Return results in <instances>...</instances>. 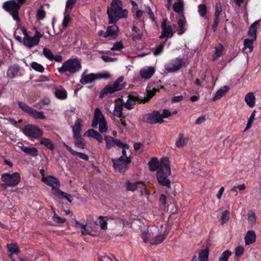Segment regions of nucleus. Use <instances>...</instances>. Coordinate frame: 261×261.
Segmentation results:
<instances>
[{
    "mask_svg": "<svg viewBox=\"0 0 261 261\" xmlns=\"http://www.w3.org/2000/svg\"><path fill=\"white\" fill-rule=\"evenodd\" d=\"M162 32L159 36L160 39L164 38H171L174 34L172 27L170 25H167V20L164 19L161 24Z\"/></svg>",
    "mask_w": 261,
    "mask_h": 261,
    "instance_id": "14",
    "label": "nucleus"
},
{
    "mask_svg": "<svg viewBox=\"0 0 261 261\" xmlns=\"http://www.w3.org/2000/svg\"><path fill=\"white\" fill-rule=\"evenodd\" d=\"M7 75L11 79H13L16 76H22L23 73L20 66L17 64H14L8 67Z\"/></svg>",
    "mask_w": 261,
    "mask_h": 261,
    "instance_id": "15",
    "label": "nucleus"
},
{
    "mask_svg": "<svg viewBox=\"0 0 261 261\" xmlns=\"http://www.w3.org/2000/svg\"><path fill=\"white\" fill-rule=\"evenodd\" d=\"M223 49V46L221 44H219L218 45L215 47V53L213 57L214 61L217 60L222 55Z\"/></svg>",
    "mask_w": 261,
    "mask_h": 261,
    "instance_id": "41",
    "label": "nucleus"
},
{
    "mask_svg": "<svg viewBox=\"0 0 261 261\" xmlns=\"http://www.w3.org/2000/svg\"><path fill=\"white\" fill-rule=\"evenodd\" d=\"M146 12L147 13V14H148L149 17L150 19L151 20V21H155V18L154 16V13H153V11H152L151 8L149 6L146 7Z\"/></svg>",
    "mask_w": 261,
    "mask_h": 261,
    "instance_id": "63",
    "label": "nucleus"
},
{
    "mask_svg": "<svg viewBox=\"0 0 261 261\" xmlns=\"http://www.w3.org/2000/svg\"><path fill=\"white\" fill-rule=\"evenodd\" d=\"M56 195L60 198L66 199L69 202H71L73 200L72 197L71 195L68 194L60 190L59 191V192H58V193Z\"/></svg>",
    "mask_w": 261,
    "mask_h": 261,
    "instance_id": "42",
    "label": "nucleus"
},
{
    "mask_svg": "<svg viewBox=\"0 0 261 261\" xmlns=\"http://www.w3.org/2000/svg\"><path fill=\"white\" fill-rule=\"evenodd\" d=\"M132 38L134 40H139L142 38V32L137 27L133 26L132 28Z\"/></svg>",
    "mask_w": 261,
    "mask_h": 261,
    "instance_id": "32",
    "label": "nucleus"
},
{
    "mask_svg": "<svg viewBox=\"0 0 261 261\" xmlns=\"http://www.w3.org/2000/svg\"><path fill=\"white\" fill-rule=\"evenodd\" d=\"M258 25V21H255L251 25L248 31V35L252 37L253 40H255L256 39V31Z\"/></svg>",
    "mask_w": 261,
    "mask_h": 261,
    "instance_id": "30",
    "label": "nucleus"
},
{
    "mask_svg": "<svg viewBox=\"0 0 261 261\" xmlns=\"http://www.w3.org/2000/svg\"><path fill=\"white\" fill-rule=\"evenodd\" d=\"M230 213L228 210L224 211L221 217L222 224L226 223L229 219Z\"/></svg>",
    "mask_w": 261,
    "mask_h": 261,
    "instance_id": "55",
    "label": "nucleus"
},
{
    "mask_svg": "<svg viewBox=\"0 0 261 261\" xmlns=\"http://www.w3.org/2000/svg\"><path fill=\"white\" fill-rule=\"evenodd\" d=\"M73 139L74 141L75 146L79 148H84L86 145V142L85 140H84L81 135H75L73 136Z\"/></svg>",
    "mask_w": 261,
    "mask_h": 261,
    "instance_id": "29",
    "label": "nucleus"
},
{
    "mask_svg": "<svg viewBox=\"0 0 261 261\" xmlns=\"http://www.w3.org/2000/svg\"><path fill=\"white\" fill-rule=\"evenodd\" d=\"M247 217L249 224L251 226L254 225L256 222V216L255 213L251 210L249 211Z\"/></svg>",
    "mask_w": 261,
    "mask_h": 261,
    "instance_id": "38",
    "label": "nucleus"
},
{
    "mask_svg": "<svg viewBox=\"0 0 261 261\" xmlns=\"http://www.w3.org/2000/svg\"><path fill=\"white\" fill-rule=\"evenodd\" d=\"M83 123V121L81 119H77L75 124L72 126V132L73 136L81 135V132L82 130L81 126Z\"/></svg>",
    "mask_w": 261,
    "mask_h": 261,
    "instance_id": "28",
    "label": "nucleus"
},
{
    "mask_svg": "<svg viewBox=\"0 0 261 261\" xmlns=\"http://www.w3.org/2000/svg\"><path fill=\"white\" fill-rule=\"evenodd\" d=\"M139 184H142L144 185L143 182L137 181L136 182L132 183L129 181H127L126 183V188L128 191H134L137 188V185Z\"/></svg>",
    "mask_w": 261,
    "mask_h": 261,
    "instance_id": "46",
    "label": "nucleus"
},
{
    "mask_svg": "<svg viewBox=\"0 0 261 261\" xmlns=\"http://www.w3.org/2000/svg\"><path fill=\"white\" fill-rule=\"evenodd\" d=\"M107 13L109 24H115L118 20L126 18L128 16V11L123 9L120 0H112L110 7L107 8Z\"/></svg>",
    "mask_w": 261,
    "mask_h": 261,
    "instance_id": "1",
    "label": "nucleus"
},
{
    "mask_svg": "<svg viewBox=\"0 0 261 261\" xmlns=\"http://www.w3.org/2000/svg\"><path fill=\"white\" fill-rule=\"evenodd\" d=\"M123 80V76H119L113 84H109L105 86L100 94V97H102L105 95L112 94L123 89L124 86L121 84Z\"/></svg>",
    "mask_w": 261,
    "mask_h": 261,
    "instance_id": "6",
    "label": "nucleus"
},
{
    "mask_svg": "<svg viewBox=\"0 0 261 261\" xmlns=\"http://www.w3.org/2000/svg\"><path fill=\"white\" fill-rule=\"evenodd\" d=\"M105 119H106L100 110L99 108H96L95 110L94 115L91 125L93 127L96 128L98 123L105 120Z\"/></svg>",
    "mask_w": 261,
    "mask_h": 261,
    "instance_id": "18",
    "label": "nucleus"
},
{
    "mask_svg": "<svg viewBox=\"0 0 261 261\" xmlns=\"http://www.w3.org/2000/svg\"><path fill=\"white\" fill-rule=\"evenodd\" d=\"M184 3L181 0H178V2L175 3L173 6V10L176 13H180L183 11Z\"/></svg>",
    "mask_w": 261,
    "mask_h": 261,
    "instance_id": "45",
    "label": "nucleus"
},
{
    "mask_svg": "<svg viewBox=\"0 0 261 261\" xmlns=\"http://www.w3.org/2000/svg\"><path fill=\"white\" fill-rule=\"evenodd\" d=\"M40 143L51 150H54V149L52 141L48 138H41L40 140Z\"/></svg>",
    "mask_w": 261,
    "mask_h": 261,
    "instance_id": "40",
    "label": "nucleus"
},
{
    "mask_svg": "<svg viewBox=\"0 0 261 261\" xmlns=\"http://www.w3.org/2000/svg\"><path fill=\"white\" fill-rule=\"evenodd\" d=\"M164 160H168L167 158H162L160 162L156 158H152L151 161L148 163L149 168L151 171L159 170L161 167V163Z\"/></svg>",
    "mask_w": 261,
    "mask_h": 261,
    "instance_id": "20",
    "label": "nucleus"
},
{
    "mask_svg": "<svg viewBox=\"0 0 261 261\" xmlns=\"http://www.w3.org/2000/svg\"><path fill=\"white\" fill-rule=\"evenodd\" d=\"M67 12L65 11L64 13V17L62 22V25L65 28L68 25V24L70 21V17Z\"/></svg>",
    "mask_w": 261,
    "mask_h": 261,
    "instance_id": "62",
    "label": "nucleus"
},
{
    "mask_svg": "<svg viewBox=\"0 0 261 261\" xmlns=\"http://www.w3.org/2000/svg\"><path fill=\"white\" fill-rule=\"evenodd\" d=\"M154 119H155V124L156 123H162L164 122V120L162 118L161 114L159 111L154 110L152 112Z\"/></svg>",
    "mask_w": 261,
    "mask_h": 261,
    "instance_id": "49",
    "label": "nucleus"
},
{
    "mask_svg": "<svg viewBox=\"0 0 261 261\" xmlns=\"http://www.w3.org/2000/svg\"><path fill=\"white\" fill-rule=\"evenodd\" d=\"M186 19L185 17H183L182 18H180L178 20V34L179 35H181L183 34L185 31V24H186Z\"/></svg>",
    "mask_w": 261,
    "mask_h": 261,
    "instance_id": "36",
    "label": "nucleus"
},
{
    "mask_svg": "<svg viewBox=\"0 0 261 261\" xmlns=\"http://www.w3.org/2000/svg\"><path fill=\"white\" fill-rule=\"evenodd\" d=\"M185 63L180 58H176L169 60L164 66L165 69L169 73H174L178 71Z\"/></svg>",
    "mask_w": 261,
    "mask_h": 261,
    "instance_id": "9",
    "label": "nucleus"
},
{
    "mask_svg": "<svg viewBox=\"0 0 261 261\" xmlns=\"http://www.w3.org/2000/svg\"><path fill=\"white\" fill-rule=\"evenodd\" d=\"M37 19L42 20L45 17V11L42 9L38 10L36 14Z\"/></svg>",
    "mask_w": 261,
    "mask_h": 261,
    "instance_id": "64",
    "label": "nucleus"
},
{
    "mask_svg": "<svg viewBox=\"0 0 261 261\" xmlns=\"http://www.w3.org/2000/svg\"><path fill=\"white\" fill-rule=\"evenodd\" d=\"M255 40L252 39H245L244 41V48L243 50H245L247 48L249 49V52H251L253 49L252 44Z\"/></svg>",
    "mask_w": 261,
    "mask_h": 261,
    "instance_id": "43",
    "label": "nucleus"
},
{
    "mask_svg": "<svg viewBox=\"0 0 261 261\" xmlns=\"http://www.w3.org/2000/svg\"><path fill=\"white\" fill-rule=\"evenodd\" d=\"M108 220L107 217H104L102 216H99L98 221L95 222V224L97 225H99L100 228L103 230H106L107 228L108 223L107 220Z\"/></svg>",
    "mask_w": 261,
    "mask_h": 261,
    "instance_id": "37",
    "label": "nucleus"
},
{
    "mask_svg": "<svg viewBox=\"0 0 261 261\" xmlns=\"http://www.w3.org/2000/svg\"><path fill=\"white\" fill-rule=\"evenodd\" d=\"M256 241V234L253 230H249L247 231L245 237V244L248 245L254 243Z\"/></svg>",
    "mask_w": 261,
    "mask_h": 261,
    "instance_id": "24",
    "label": "nucleus"
},
{
    "mask_svg": "<svg viewBox=\"0 0 261 261\" xmlns=\"http://www.w3.org/2000/svg\"><path fill=\"white\" fill-rule=\"evenodd\" d=\"M98 78V75L95 73L86 74L85 72L81 75L80 82L82 84H91Z\"/></svg>",
    "mask_w": 261,
    "mask_h": 261,
    "instance_id": "19",
    "label": "nucleus"
},
{
    "mask_svg": "<svg viewBox=\"0 0 261 261\" xmlns=\"http://www.w3.org/2000/svg\"><path fill=\"white\" fill-rule=\"evenodd\" d=\"M119 28L116 24L109 26L107 29V36L105 38L109 39H116L118 36Z\"/></svg>",
    "mask_w": 261,
    "mask_h": 261,
    "instance_id": "17",
    "label": "nucleus"
},
{
    "mask_svg": "<svg viewBox=\"0 0 261 261\" xmlns=\"http://www.w3.org/2000/svg\"><path fill=\"white\" fill-rule=\"evenodd\" d=\"M115 122L117 126L121 129H123L126 127V123L123 119H116Z\"/></svg>",
    "mask_w": 261,
    "mask_h": 261,
    "instance_id": "59",
    "label": "nucleus"
},
{
    "mask_svg": "<svg viewBox=\"0 0 261 261\" xmlns=\"http://www.w3.org/2000/svg\"><path fill=\"white\" fill-rule=\"evenodd\" d=\"M166 235L164 233L155 234L154 232H149L148 229H145L142 231V238L145 243H147L148 241L152 245H157L162 243L166 238Z\"/></svg>",
    "mask_w": 261,
    "mask_h": 261,
    "instance_id": "5",
    "label": "nucleus"
},
{
    "mask_svg": "<svg viewBox=\"0 0 261 261\" xmlns=\"http://www.w3.org/2000/svg\"><path fill=\"white\" fill-rule=\"evenodd\" d=\"M43 181L47 185L52 187V192L54 195H56L60 191V181L57 178L53 176H49L47 177H43Z\"/></svg>",
    "mask_w": 261,
    "mask_h": 261,
    "instance_id": "12",
    "label": "nucleus"
},
{
    "mask_svg": "<svg viewBox=\"0 0 261 261\" xmlns=\"http://www.w3.org/2000/svg\"><path fill=\"white\" fill-rule=\"evenodd\" d=\"M142 120L144 122L151 124H155L156 122L155 121V119H154L152 113L143 115Z\"/></svg>",
    "mask_w": 261,
    "mask_h": 261,
    "instance_id": "33",
    "label": "nucleus"
},
{
    "mask_svg": "<svg viewBox=\"0 0 261 261\" xmlns=\"http://www.w3.org/2000/svg\"><path fill=\"white\" fill-rule=\"evenodd\" d=\"M43 54L48 60L53 61L54 55L51 51L46 47L43 48Z\"/></svg>",
    "mask_w": 261,
    "mask_h": 261,
    "instance_id": "51",
    "label": "nucleus"
},
{
    "mask_svg": "<svg viewBox=\"0 0 261 261\" xmlns=\"http://www.w3.org/2000/svg\"><path fill=\"white\" fill-rule=\"evenodd\" d=\"M19 144L22 145L21 143H18V147L20 148V149L26 153L28 155L32 156H36L38 154V149L34 147H28L24 146H19Z\"/></svg>",
    "mask_w": 261,
    "mask_h": 261,
    "instance_id": "23",
    "label": "nucleus"
},
{
    "mask_svg": "<svg viewBox=\"0 0 261 261\" xmlns=\"http://www.w3.org/2000/svg\"><path fill=\"white\" fill-rule=\"evenodd\" d=\"M208 250L204 249L200 251L198 259L199 261H208Z\"/></svg>",
    "mask_w": 261,
    "mask_h": 261,
    "instance_id": "48",
    "label": "nucleus"
},
{
    "mask_svg": "<svg viewBox=\"0 0 261 261\" xmlns=\"http://www.w3.org/2000/svg\"><path fill=\"white\" fill-rule=\"evenodd\" d=\"M64 146L66 148V149L70 152V153L73 155H76L79 158H80L81 159H83L85 161H88L89 160V156L87 154L77 152L76 151H74L70 147H69L68 145H67L66 144H64Z\"/></svg>",
    "mask_w": 261,
    "mask_h": 261,
    "instance_id": "25",
    "label": "nucleus"
},
{
    "mask_svg": "<svg viewBox=\"0 0 261 261\" xmlns=\"http://www.w3.org/2000/svg\"><path fill=\"white\" fill-rule=\"evenodd\" d=\"M84 137H92L95 139L99 143H102L103 139L102 136L93 129L88 130L84 135Z\"/></svg>",
    "mask_w": 261,
    "mask_h": 261,
    "instance_id": "21",
    "label": "nucleus"
},
{
    "mask_svg": "<svg viewBox=\"0 0 261 261\" xmlns=\"http://www.w3.org/2000/svg\"><path fill=\"white\" fill-rule=\"evenodd\" d=\"M255 96L253 93L249 92L247 94L245 97V100L248 106L252 108L255 105Z\"/></svg>",
    "mask_w": 261,
    "mask_h": 261,
    "instance_id": "31",
    "label": "nucleus"
},
{
    "mask_svg": "<svg viewBox=\"0 0 261 261\" xmlns=\"http://www.w3.org/2000/svg\"><path fill=\"white\" fill-rule=\"evenodd\" d=\"M155 72L153 67H146L142 69L140 71L141 76L145 79L150 78Z\"/></svg>",
    "mask_w": 261,
    "mask_h": 261,
    "instance_id": "22",
    "label": "nucleus"
},
{
    "mask_svg": "<svg viewBox=\"0 0 261 261\" xmlns=\"http://www.w3.org/2000/svg\"><path fill=\"white\" fill-rule=\"evenodd\" d=\"M124 48V45L121 41H117L114 43L113 46L111 48L112 50L120 51Z\"/></svg>",
    "mask_w": 261,
    "mask_h": 261,
    "instance_id": "56",
    "label": "nucleus"
},
{
    "mask_svg": "<svg viewBox=\"0 0 261 261\" xmlns=\"http://www.w3.org/2000/svg\"><path fill=\"white\" fill-rule=\"evenodd\" d=\"M255 113H256L255 111L254 110L252 112V113H251V115L250 116V117L248 120V122H247L246 126L245 127V129H244V131H246L247 129L250 128L251 127V126H252L253 122L255 119Z\"/></svg>",
    "mask_w": 261,
    "mask_h": 261,
    "instance_id": "52",
    "label": "nucleus"
},
{
    "mask_svg": "<svg viewBox=\"0 0 261 261\" xmlns=\"http://www.w3.org/2000/svg\"><path fill=\"white\" fill-rule=\"evenodd\" d=\"M22 132L25 136L34 139H39L43 135V132L40 128L32 124L25 125L23 128Z\"/></svg>",
    "mask_w": 261,
    "mask_h": 261,
    "instance_id": "11",
    "label": "nucleus"
},
{
    "mask_svg": "<svg viewBox=\"0 0 261 261\" xmlns=\"http://www.w3.org/2000/svg\"><path fill=\"white\" fill-rule=\"evenodd\" d=\"M105 141L106 143V147L108 149H111L115 146L120 148L127 147V144L123 143L120 140L114 139L112 136H106Z\"/></svg>",
    "mask_w": 261,
    "mask_h": 261,
    "instance_id": "13",
    "label": "nucleus"
},
{
    "mask_svg": "<svg viewBox=\"0 0 261 261\" xmlns=\"http://www.w3.org/2000/svg\"><path fill=\"white\" fill-rule=\"evenodd\" d=\"M76 1L77 0H68L66 4L65 11L68 12L71 11L73 9Z\"/></svg>",
    "mask_w": 261,
    "mask_h": 261,
    "instance_id": "58",
    "label": "nucleus"
},
{
    "mask_svg": "<svg viewBox=\"0 0 261 261\" xmlns=\"http://www.w3.org/2000/svg\"><path fill=\"white\" fill-rule=\"evenodd\" d=\"M31 67L34 70L43 73L44 72V67L41 65L40 64L36 62H33L30 64Z\"/></svg>",
    "mask_w": 261,
    "mask_h": 261,
    "instance_id": "44",
    "label": "nucleus"
},
{
    "mask_svg": "<svg viewBox=\"0 0 261 261\" xmlns=\"http://www.w3.org/2000/svg\"><path fill=\"white\" fill-rule=\"evenodd\" d=\"M229 90V88L227 86H225L219 89L217 92L216 93L215 96L213 98V101H216L218 99H220L222 96H223Z\"/></svg>",
    "mask_w": 261,
    "mask_h": 261,
    "instance_id": "27",
    "label": "nucleus"
},
{
    "mask_svg": "<svg viewBox=\"0 0 261 261\" xmlns=\"http://www.w3.org/2000/svg\"><path fill=\"white\" fill-rule=\"evenodd\" d=\"M53 220L54 221L58 223H64L66 221V219L62 218L59 216H58L55 212H54V215L53 216Z\"/></svg>",
    "mask_w": 261,
    "mask_h": 261,
    "instance_id": "61",
    "label": "nucleus"
},
{
    "mask_svg": "<svg viewBox=\"0 0 261 261\" xmlns=\"http://www.w3.org/2000/svg\"><path fill=\"white\" fill-rule=\"evenodd\" d=\"M114 169L119 172H125L128 169L127 166L131 163L130 158H126L123 160V157L111 160Z\"/></svg>",
    "mask_w": 261,
    "mask_h": 261,
    "instance_id": "10",
    "label": "nucleus"
},
{
    "mask_svg": "<svg viewBox=\"0 0 261 261\" xmlns=\"http://www.w3.org/2000/svg\"><path fill=\"white\" fill-rule=\"evenodd\" d=\"M159 203L160 205L162 207H165L166 206L167 197L165 194H162L160 195L159 198Z\"/></svg>",
    "mask_w": 261,
    "mask_h": 261,
    "instance_id": "60",
    "label": "nucleus"
},
{
    "mask_svg": "<svg viewBox=\"0 0 261 261\" xmlns=\"http://www.w3.org/2000/svg\"><path fill=\"white\" fill-rule=\"evenodd\" d=\"M29 115L35 119H44L45 118L43 112H39L33 109L31 110Z\"/></svg>",
    "mask_w": 261,
    "mask_h": 261,
    "instance_id": "39",
    "label": "nucleus"
},
{
    "mask_svg": "<svg viewBox=\"0 0 261 261\" xmlns=\"http://www.w3.org/2000/svg\"><path fill=\"white\" fill-rule=\"evenodd\" d=\"M99 123V130L101 133H105L108 130V126L106 119Z\"/></svg>",
    "mask_w": 261,
    "mask_h": 261,
    "instance_id": "57",
    "label": "nucleus"
},
{
    "mask_svg": "<svg viewBox=\"0 0 261 261\" xmlns=\"http://www.w3.org/2000/svg\"><path fill=\"white\" fill-rule=\"evenodd\" d=\"M137 98L133 95H129L128 99L124 102V107L127 110H130L134 108L136 104Z\"/></svg>",
    "mask_w": 261,
    "mask_h": 261,
    "instance_id": "26",
    "label": "nucleus"
},
{
    "mask_svg": "<svg viewBox=\"0 0 261 261\" xmlns=\"http://www.w3.org/2000/svg\"><path fill=\"white\" fill-rule=\"evenodd\" d=\"M81 68L80 61L76 58H71L65 62L62 66L58 68V71L60 73L68 71L71 73H74L79 71Z\"/></svg>",
    "mask_w": 261,
    "mask_h": 261,
    "instance_id": "3",
    "label": "nucleus"
},
{
    "mask_svg": "<svg viewBox=\"0 0 261 261\" xmlns=\"http://www.w3.org/2000/svg\"><path fill=\"white\" fill-rule=\"evenodd\" d=\"M55 96L60 99H65L67 97V93L64 88L57 89L55 92Z\"/></svg>",
    "mask_w": 261,
    "mask_h": 261,
    "instance_id": "34",
    "label": "nucleus"
},
{
    "mask_svg": "<svg viewBox=\"0 0 261 261\" xmlns=\"http://www.w3.org/2000/svg\"><path fill=\"white\" fill-rule=\"evenodd\" d=\"M2 180L4 182V186L7 187H12L17 185L20 180V176L17 172L13 174L7 173L2 175Z\"/></svg>",
    "mask_w": 261,
    "mask_h": 261,
    "instance_id": "8",
    "label": "nucleus"
},
{
    "mask_svg": "<svg viewBox=\"0 0 261 261\" xmlns=\"http://www.w3.org/2000/svg\"><path fill=\"white\" fill-rule=\"evenodd\" d=\"M166 41L167 40H165L164 42L160 43L159 45L156 46V47L155 48L153 51V54L154 56H158L163 52Z\"/></svg>",
    "mask_w": 261,
    "mask_h": 261,
    "instance_id": "50",
    "label": "nucleus"
},
{
    "mask_svg": "<svg viewBox=\"0 0 261 261\" xmlns=\"http://www.w3.org/2000/svg\"><path fill=\"white\" fill-rule=\"evenodd\" d=\"M171 173L169 161L164 160L161 163V167L157 171L156 178L158 182L162 186L170 188L171 182L168 176Z\"/></svg>",
    "mask_w": 261,
    "mask_h": 261,
    "instance_id": "2",
    "label": "nucleus"
},
{
    "mask_svg": "<svg viewBox=\"0 0 261 261\" xmlns=\"http://www.w3.org/2000/svg\"><path fill=\"white\" fill-rule=\"evenodd\" d=\"M19 108L24 112L29 114L32 108L28 106L25 102L18 101L17 102Z\"/></svg>",
    "mask_w": 261,
    "mask_h": 261,
    "instance_id": "47",
    "label": "nucleus"
},
{
    "mask_svg": "<svg viewBox=\"0 0 261 261\" xmlns=\"http://www.w3.org/2000/svg\"><path fill=\"white\" fill-rule=\"evenodd\" d=\"M179 138L176 141L175 145L176 147L178 148H180L184 147L186 143L188 141V138H184V135L183 134H180L179 135Z\"/></svg>",
    "mask_w": 261,
    "mask_h": 261,
    "instance_id": "35",
    "label": "nucleus"
},
{
    "mask_svg": "<svg viewBox=\"0 0 261 261\" xmlns=\"http://www.w3.org/2000/svg\"><path fill=\"white\" fill-rule=\"evenodd\" d=\"M124 101L121 98H118L115 101L113 115L118 118L122 117V110Z\"/></svg>",
    "mask_w": 261,
    "mask_h": 261,
    "instance_id": "16",
    "label": "nucleus"
},
{
    "mask_svg": "<svg viewBox=\"0 0 261 261\" xmlns=\"http://www.w3.org/2000/svg\"><path fill=\"white\" fill-rule=\"evenodd\" d=\"M198 12L201 17H204L207 12V7L204 4H200L198 6Z\"/></svg>",
    "mask_w": 261,
    "mask_h": 261,
    "instance_id": "54",
    "label": "nucleus"
},
{
    "mask_svg": "<svg viewBox=\"0 0 261 261\" xmlns=\"http://www.w3.org/2000/svg\"><path fill=\"white\" fill-rule=\"evenodd\" d=\"M3 8L5 10L11 14L14 20L16 21H20L18 15V10L20 9V6L15 0L5 2L3 5Z\"/></svg>",
    "mask_w": 261,
    "mask_h": 261,
    "instance_id": "7",
    "label": "nucleus"
},
{
    "mask_svg": "<svg viewBox=\"0 0 261 261\" xmlns=\"http://www.w3.org/2000/svg\"><path fill=\"white\" fill-rule=\"evenodd\" d=\"M231 254V252L229 250L224 251L219 258V261H227Z\"/></svg>",
    "mask_w": 261,
    "mask_h": 261,
    "instance_id": "53",
    "label": "nucleus"
},
{
    "mask_svg": "<svg viewBox=\"0 0 261 261\" xmlns=\"http://www.w3.org/2000/svg\"><path fill=\"white\" fill-rule=\"evenodd\" d=\"M20 30L24 35L23 44L29 48L38 45L40 38L43 36L42 34L37 30L36 31L35 34L33 37L28 35L27 30L24 27H20Z\"/></svg>",
    "mask_w": 261,
    "mask_h": 261,
    "instance_id": "4",
    "label": "nucleus"
}]
</instances>
